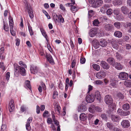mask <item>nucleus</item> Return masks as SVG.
Wrapping results in <instances>:
<instances>
[{"mask_svg":"<svg viewBox=\"0 0 131 131\" xmlns=\"http://www.w3.org/2000/svg\"><path fill=\"white\" fill-rule=\"evenodd\" d=\"M20 73V74L23 75H24L25 74V70L24 68L21 67L19 66V73Z\"/></svg>","mask_w":131,"mask_h":131,"instance_id":"23","label":"nucleus"},{"mask_svg":"<svg viewBox=\"0 0 131 131\" xmlns=\"http://www.w3.org/2000/svg\"><path fill=\"white\" fill-rule=\"evenodd\" d=\"M10 73L9 72H7L6 74V79L7 81H8L10 77Z\"/></svg>","mask_w":131,"mask_h":131,"instance_id":"52","label":"nucleus"},{"mask_svg":"<svg viewBox=\"0 0 131 131\" xmlns=\"http://www.w3.org/2000/svg\"><path fill=\"white\" fill-rule=\"evenodd\" d=\"M95 111L98 112H101L102 111L100 107L98 106L96 107L95 106Z\"/></svg>","mask_w":131,"mask_h":131,"instance_id":"55","label":"nucleus"},{"mask_svg":"<svg viewBox=\"0 0 131 131\" xmlns=\"http://www.w3.org/2000/svg\"><path fill=\"white\" fill-rule=\"evenodd\" d=\"M26 128L27 130H29L30 129V126L29 124L26 123Z\"/></svg>","mask_w":131,"mask_h":131,"instance_id":"60","label":"nucleus"},{"mask_svg":"<svg viewBox=\"0 0 131 131\" xmlns=\"http://www.w3.org/2000/svg\"><path fill=\"white\" fill-rule=\"evenodd\" d=\"M36 110L37 113L38 114L40 112V108L39 106H37Z\"/></svg>","mask_w":131,"mask_h":131,"instance_id":"61","label":"nucleus"},{"mask_svg":"<svg viewBox=\"0 0 131 131\" xmlns=\"http://www.w3.org/2000/svg\"><path fill=\"white\" fill-rule=\"evenodd\" d=\"M10 33L12 35L14 36L15 35V32L13 30V27H10Z\"/></svg>","mask_w":131,"mask_h":131,"instance_id":"44","label":"nucleus"},{"mask_svg":"<svg viewBox=\"0 0 131 131\" xmlns=\"http://www.w3.org/2000/svg\"><path fill=\"white\" fill-rule=\"evenodd\" d=\"M77 8L75 6H73L71 7V9L72 12L74 13L77 11Z\"/></svg>","mask_w":131,"mask_h":131,"instance_id":"47","label":"nucleus"},{"mask_svg":"<svg viewBox=\"0 0 131 131\" xmlns=\"http://www.w3.org/2000/svg\"><path fill=\"white\" fill-rule=\"evenodd\" d=\"M58 95V92L56 91L54 92L53 94V99H54Z\"/></svg>","mask_w":131,"mask_h":131,"instance_id":"56","label":"nucleus"},{"mask_svg":"<svg viewBox=\"0 0 131 131\" xmlns=\"http://www.w3.org/2000/svg\"><path fill=\"white\" fill-rule=\"evenodd\" d=\"M4 28L6 31H9V28L7 24L4 23Z\"/></svg>","mask_w":131,"mask_h":131,"instance_id":"37","label":"nucleus"},{"mask_svg":"<svg viewBox=\"0 0 131 131\" xmlns=\"http://www.w3.org/2000/svg\"><path fill=\"white\" fill-rule=\"evenodd\" d=\"M121 124L122 126L125 128H128L130 126V122L127 120H123L121 122Z\"/></svg>","mask_w":131,"mask_h":131,"instance_id":"3","label":"nucleus"},{"mask_svg":"<svg viewBox=\"0 0 131 131\" xmlns=\"http://www.w3.org/2000/svg\"><path fill=\"white\" fill-rule=\"evenodd\" d=\"M32 117H29L27 120L26 123L30 124V123L32 122Z\"/></svg>","mask_w":131,"mask_h":131,"instance_id":"58","label":"nucleus"},{"mask_svg":"<svg viewBox=\"0 0 131 131\" xmlns=\"http://www.w3.org/2000/svg\"><path fill=\"white\" fill-rule=\"evenodd\" d=\"M128 74L127 73L125 72H122L119 73L118 77L120 79L125 80L128 78Z\"/></svg>","mask_w":131,"mask_h":131,"instance_id":"6","label":"nucleus"},{"mask_svg":"<svg viewBox=\"0 0 131 131\" xmlns=\"http://www.w3.org/2000/svg\"><path fill=\"white\" fill-rule=\"evenodd\" d=\"M105 101L106 104L110 105L113 103V100L111 95H107L105 96Z\"/></svg>","mask_w":131,"mask_h":131,"instance_id":"1","label":"nucleus"},{"mask_svg":"<svg viewBox=\"0 0 131 131\" xmlns=\"http://www.w3.org/2000/svg\"><path fill=\"white\" fill-rule=\"evenodd\" d=\"M112 131H122L120 129L116 127L115 126L114 128L113 129Z\"/></svg>","mask_w":131,"mask_h":131,"instance_id":"64","label":"nucleus"},{"mask_svg":"<svg viewBox=\"0 0 131 131\" xmlns=\"http://www.w3.org/2000/svg\"><path fill=\"white\" fill-rule=\"evenodd\" d=\"M121 9L122 12L125 15L127 14L129 12L128 8L126 6H122Z\"/></svg>","mask_w":131,"mask_h":131,"instance_id":"14","label":"nucleus"},{"mask_svg":"<svg viewBox=\"0 0 131 131\" xmlns=\"http://www.w3.org/2000/svg\"><path fill=\"white\" fill-rule=\"evenodd\" d=\"M14 68L15 69V75L18 76L19 74V66L16 63L14 64Z\"/></svg>","mask_w":131,"mask_h":131,"instance_id":"16","label":"nucleus"},{"mask_svg":"<svg viewBox=\"0 0 131 131\" xmlns=\"http://www.w3.org/2000/svg\"><path fill=\"white\" fill-rule=\"evenodd\" d=\"M111 118L113 122H118L121 119L119 116L114 115H111Z\"/></svg>","mask_w":131,"mask_h":131,"instance_id":"12","label":"nucleus"},{"mask_svg":"<svg viewBox=\"0 0 131 131\" xmlns=\"http://www.w3.org/2000/svg\"><path fill=\"white\" fill-rule=\"evenodd\" d=\"M106 75L105 72L103 71H101L96 74V77L99 79H102L104 78Z\"/></svg>","mask_w":131,"mask_h":131,"instance_id":"2","label":"nucleus"},{"mask_svg":"<svg viewBox=\"0 0 131 131\" xmlns=\"http://www.w3.org/2000/svg\"><path fill=\"white\" fill-rule=\"evenodd\" d=\"M40 30L41 32V33L42 34V35L43 36H45V37H46V36H47L46 34V32L45 30L41 28L40 29Z\"/></svg>","mask_w":131,"mask_h":131,"instance_id":"57","label":"nucleus"},{"mask_svg":"<svg viewBox=\"0 0 131 131\" xmlns=\"http://www.w3.org/2000/svg\"><path fill=\"white\" fill-rule=\"evenodd\" d=\"M22 112H24L26 110V108L24 106H22L20 108Z\"/></svg>","mask_w":131,"mask_h":131,"instance_id":"59","label":"nucleus"},{"mask_svg":"<svg viewBox=\"0 0 131 131\" xmlns=\"http://www.w3.org/2000/svg\"><path fill=\"white\" fill-rule=\"evenodd\" d=\"M113 13L115 15H118L119 13V10L118 9L114 10H113Z\"/></svg>","mask_w":131,"mask_h":131,"instance_id":"51","label":"nucleus"},{"mask_svg":"<svg viewBox=\"0 0 131 131\" xmlns=\"http://www.w3.org/2000/svg\"><path fill=\"white\" fill-rule=\"evenodd\" d=\"M107 60L108 63L113 66V64H114L115 62V60L113 58H109L107 59Z\"/></svg>","mask_w":131,"mask_h":131,"instance_id":"28","label":"nucleus"},{"mask_svg":"<svg viewBox=\"0 0 131 131\" xmlns=\"http://www.w3.org/2000/svg\"><path fill=\"white\" fill-rule=\"evenodd\" d=\"M123 111L122 109L118 108L117 111V112L119 115H121V114H122Z\"/></svg>","mask_w":131,"mask_h":131,"instance_id":"62","label":"nucleus"},{"mask_svg":"<svg viewBox=\"0 0 131 131\" xmlns=\"http://www.w3.org/2000/svg\"><path fill=\"white\" fill-rule=\"evenodd\" d=\"M27 6H26V9L28 10V12L29 16L31 18H32L34 17V14L31 8H30L28 6L27 4Z\"/></svg>","mask_w":131,"mask_h":131,"instance_id":"13","label":"nucleus"},{"mask_svg":"<svg viewBox=\"0 0 131 131\" xmlns=\"http://www.w3.org/2000/svg\"><path fill=\"white\" fill-rule=\"evenodd\" d=\"M100 64L102 67L104 69L107 70L108 69L110 68V65L104 61H102L101 62Z\"/></svg>","mask_w":131,"mask_h":131,"instance_id":"10","label":"nucleus"},{"mask_svg":"<svg viewBox=\"0 0 131 131\" xmlns=\"http://www.w3.org/2000/svg\"><path fill=\"white\" fill-rule=\"evenodd\" d=\"M9 25L10 27L11 28L13 27V18L10 16L9 18Z\"/></svg>","mask_w":131,"mask_h":131,"instance_id":"30","label":"nucleus"},{"mask_svg":"<svg viewBox=\"0 0 131 131\" xmlns=\"http://www.w3.org/2000/svg\"><path fill=\"white\" fill-rule=\"evenodd\" d=\"M114 25L117 28L119 29L120 27V24L118 22H115L114 23Z\"/></svg>","mask_w":131,"mask_h":131,"instance_id":"41","label":"nucleus"},{"mask_svg":"<svg viewBox=\"0 0 131 131\" xmlns=\"http://www.w3.org/2000/svg\"><path fill=\"white\" fill-rule=\"evenodd\" d=\"M99 24V22L97 19L94 20L93 21V24L95 26H97Z\"/></svg>","mask_w":131,"mask_h":131,"instance_id":"39","label":"nucleus"},{"mask_svg":"<svg viewBox=\"0 0 131 131\" xmlns=\"http://www.w3.org/2000/svg\"><path fill=\"white\" fill-rule=\"evenodd\" d=\"M115 96L116 98L118 100H122L124 98L123 95L120 92L117 93L116 94Z\"/></svg>","mask_w":131,"mask_h":131,"instance_id":"17","label":"nucleus"},{"mask_svg":"<svg viewBox=\"0 0 131 131\" xmlns=\"http://www.w3.org/2000/svg\"><path fill=\"white\" fill-rule=\"evenodd\" d=\"M95 98L96 99L98 100L99 101H100V100L101 99V95L100 93L98 91H97L95 92Z\"/></svg>","mask_w":131,"mask_h":131,"instance_id":"24","label":"nucleus"},{"mask_svg":"<svg viewBox=\"0 0 131 131\" xmlns=\"http://www.w3.org/2000/svg\"><path fill=\"white\" fill-rule=\"evenodd\" d=\"M60 106L58 105H56L55 106V110L56 112H58V114L60 113Z\"/></svg>","mask_w":131,"mask_h":131,"instance_id":"42","label":"nucleus"},{"mask_svg":"<svg viewBox=\"0 0 131 131\" xmlns=\"http://www.w3.org/2000/svg\"><path fill=\"white\" fill-rule=\"evenodd\" d=\"M103 2L102 0H96L93 4V7L96 8L102 5Z\"/></svg>","mask_w":131,"mask_h":131,"instance_id":"8","label":"nucleus"},{"mask_svg":"<svg viewBox=\"0 0 131 131\" xmlns=\"http://www.w3.org/2000/svg\"><path fill=\"white\" fill-rule=\"evenodd\" d=\"M112 46L113 48L117 50L118 48V46L117 43H112Z\"/></svg>","mask_w":131,"mask_h":131,"instance_id":"46","label":"nucleus"},{"mask_svg":"<svg viewBox=\"0 0 131 131\" xmlns=\"http://www.w3.org/2000/svg\"><path fill=\"white\" fill-rule=\"evenodd\" d=\"M109 105V108H110L111 110L112 109V110H114L115 109V108L116 107V106L115 104H113V103L111 105Z\"/></svg>","mask_w":131,"mask_h":131,"instance_id":"48","label":"nucleus"},{"mask_svg":"<svg viewBox=\"0 0 131 131\" xmlns=\"http://www.w3.org/2000/svg\"><path fill=\"white\" fill-rule=\"evenodd\" d=\"M80 118L81 121H85L87 119L86 115L84 113H81L80 116Z\"/></svg>","mask_w":131,"mask_h":131,"instance_id":"25","label":"nucleus"},{"mask_svg":"<svg viewBox=\"0 0 131 131\" xmlns=\"http://www.w3.org/2000/svg\"><path fill=\"white\" fill-rule=\"evenodd\" d=\"M6 128V126L5 124H3L1 127V131H4Z\"/></svg>","mask_w":131,"mask_h":131,"instance_id":"49","label":"nucleus"},{"mask_svg":"<svg viewBox=\"0 0 131 131\" xmlns=\"http://www.w3.org/2000/svg\"><path fill=\"white\" fill-rule=\"evenodd\" d=\"M110 6L108 4L104 5L100 9V11L103 13H104L106 12L107 8L110 7Z\"/></svg>","mask_w":131,"mask_h":131,"instance_id":"18","label":"nucleus"},{"mask_svg":"<svg viewBox=\"0 0 131 131\" xmlns=\"http://www.w3.org/2000/svg\"><path fill=\"white\" fill-rule=\"evenodd\" d=\"M38 68L36 66H31L30 70L32 73L35 74L38 72Z\"/></svg>","mask_w":131,"mask_h":131,"instance_id":"19","label":"nucleus"},{"mask_svg":"<svg viewBox=\"0 0 131 131\" xmlns=\"http://www.w3.org/2000/svg\"><path fill=\"white\" fill-rule=\"evenodd\" d=\"M53 121L56 125L58 126L59 125V122L57 120H56L54 116L53 117Z\"/></svg>","mask_w":131,"mask_h":131,"instance_id":"45","label":"nucleus"},{"mask_svg":"<svg viewBox=\"0 0 131 131\" xmlns=\"http://www.w3.org/2000/svg\"><path fill=\"white\" fill-rule=\"evenodd\" d=\"M94 12L93 10H89L88 12V14L89 16H92L94 14Z\"/></svg>","mask_w":131,"mask_h":131,"instance_id":"54","label":"nucleus"},{"mask_svg":"<svg viewBox=\"0 0 131 131\" xmlns=\"http://www.w3.org/2000/svg\"><path fill=\"white\" fill-rule=\"evenodd\" d=\"M86 100L88 103H91L94 101V98L92 95H88L86 97Z\"/></svg>","mask_w":131,"mask_h":131,"instance_id":"9","label":"nucleus"},{"mask_svg":"<svg viewBox=\"0 0 131 131\" xmlns=\"http://www.w3.org/2000/svg\"><path fill=\"white\" fill-rule=\"evenodd\" d=\"M115 36L118 38H121L122 36V33L119 31H117L115 32L114 34Z\"/></svg>","mask_w":131,"mask_h":131,"instance_id":"32","label":"nucleus"},{"mask_svg":"<svg viewBox=\"0 0 131 131\" xmlns=\"http://www.w3.org/2000/svg\"><path fill=\"white\" fill-rule=\"evenodd\" d=\"M85 59L84 58H81L80 59V62L81 63L83 64L85 62Z\"/></svg>","mask_w":131,"mask_h":131,"instance_id":"50","label":"nucleus"},{"mask_svg":"<svg viewBox=\"0 0 131 131\" xmlns=\"http://www.w3.org/2000/svg\"><path fill=\"white\" fill-rule=\"evenodd\" d=\"M113 12V10L112 9L109 8L107 10L106 13L107 15H110L112 14Z\"/></svg>","mask_w":131,"mask_h":131,"instance_id":"40","label":"nucleus"},{"mask_svg":"<svg viewBox=\"0 0 131 131\" xmlns=\"http://www.w3.org/2000/svg\"><path fill=\"white\" fill-rule=\"evenodd\" d=\"M130 108V106L128 103L124 104L122 106V109L124 110L127 111Z\"/></svg>","mask_w":131,"mask_h":131,"instance_id":"27","label":"nucleus"},{"mask_svg":"<svg viewBox=\"0 0 131 131\" xmlns=\"http://www.w3.org/2000/svg\"><path fill=\"white\" fill-rule=\"evenodd\" d=\"M92 67L96 71H99L100 69V67L97 64H93L92 65Z\"/></svg>","mask_w":131,"mask_h":131,"instance_id":"34","label":"nucleus"},{"mask_svg":"<svg viewBox=\"0 0 131 131\" xmlns=\"http://www.w3.org/2000/svg\"><path fill=\"white\" fill-rule=\"evenodd\" d=\"M89 111L92 113H94L95 111V106L92 105L90 106L89 109Z\"/></svg>","mask_w":131,"mask_h":131,"instance_id":"31","label":"nucleus"},{"mask_svg":"<svg viewBox=\"0 0 131 131\" xmlns=\"http://www.w3.org/2000/svg\"><path fill=\"white\" fill-rule=\"evenodd\" d=\"M104 28L106 31H111L114 29V27L111 24H107L104 25Z\"/></svg>","mask_w":131,"mask_h":131,"instance_id":"5","label":"nucleus"},{"mask_svg":"<svg viewBox=\"0 0 131 131\" xmlns=\"http://www.w3.org/2000/svg\"><path fill=\"white\" fill-rule=\"evenodd\" d=\"M59 22H61L63 23L64 21V19L62 17V16L61 15H59Z\"/></svg>","mask_w":131,"mask_h":131,"instance_id":"43","label":"nucleus"},{"mask_svg":"<svg viewBox=\"0 0 131 131\" xmlns=\"http://www.w3.org/2000/svg\"><path fill=\"white\" fill-rule=\"evenodd\" d=\"M92 43L94 47L95 48L97 49L99 47L100 43L98 42L97 40H93L92 41Z\"/></svg>","mask_w":131,"mask_h":131,"instance_id":"21","label":"nucleus"},{"mask_svg":"<svg viewBox=\"0 0 131 131\" xmlns=\"http://www.w3.org/2000/svg\"><path fill=\"white\" fill-rule=\"evenodd\" d=\"M101 117L103 119L105 120H106L107 118L106 115L104 114H102L101 115Z\"/></svg>","mask_w":131,"mask_h":131,"instance_id":"63","label":"nucleus"},{"mask_svg":"<svg viewBox=\"0 0 131 131\" xmlns=\"http://www.w3.org/2000/svg\"><path fill=\"white\" fill-rule=\"evenodd\" d=\"M130 112L129 111H123L121 116H125L129 115L130 114Z\"/></svg>","mask_w":131,"mask_h":131,"instance_id":"33","label":"nucleus"},{"mask_svg":"<svg viewBox=\"0 0 131 131\" xmlns=\"http://www.w3.org/2000/svg\"><path fill=\"white\" fill-rule=\"evenodd\" d=\"M0 68L4 70L5 69V67L4 66V63L3 62L0 63Z\"/></svg>","mask_w":131,"mask_h":131,"instance_id":"53","label":"nucleus"},{"mask_svg":"<svg viewBox=\"0 0 131 131\" xmlns=\"http://www.w3.org/2000/svg\"><path fill=\"white\" fill-rule=\"evenodd\" d=\"M28 28L30 34L31 36H32L34 35V32L33 31L32 28L30 26V25H28Z\"/></svg>","mask_w":131,"mask_h":131,"instance_id":"36","label":"nucleus"},{"mask_svg":"<svg viewBox=\"0 0 131 131\" xmlns=\"http://www.w3.org/2000/svg\"><path fill=\"white\" fill-rule=\"evenodd\" d=\"M113 67L118 70H121L123 68V66L119 63L116 62L113 64Z\"/></svg>","mask_w":131,"mask_h":131,"instance_id":"11","label":"nucleus"},{"mask_svg":"<svg viewBox=\"0 0 131 131\" xmlns=\"http://www.w3.org/2000/svg\"><path fill=\"white\" fill-rule=\"evenodd\" d=\"M25 83L26 86L25 87L26 88H28L29 89H30L31 88L30 81H26Z\"/></svg>","mask_w":131,"mask_h":131,"instance_id":"35","label":"nucleus"},{"mask_svg":"<svg viewBox=\"0 0 131 131\" xmlns=\"http://www.w3.org/2000/svg\"><path fill=\"white\" fill-rule=\"evenodd\" d=\"M124 84L127 87H131V81L130 80L124 81Z\"/></svg>","mask_w":131,"mask_h":131,"instance_id":"26","label":"nucleus"},{"mask_svg":"<svg viewBox=\"0 0 131 131\" xmlns=\"http://www.w3.org/2000/svg\"><path fill=\"white\" fill-rule=\"evenodd\" d=\"M100 45L103 47H105L107 44V42L104 40H101L100 41Z\"/></svg>","mask_w":131,"mask_h":131,"instance_id":"29","label":"nucleus"},{"mask_svg":"<svg viewBox=\"0 0 131 131\" xmlns=\"http://www.w3.org/2000/svg\"><path fill=\"white\" fill-rule=\"evenodd\" d=\"M15 108L14 103L13 100H11L10 101L9 105V110L10 112H12L13 111Z\"/></svg>","mask_w":131,"mask_h":131,"instance_id":"7","label":"nucleus"},{"mask_svg":"<svg viewBox=\"0 0 131 131\" xmlns=\"http://www.w3.org/2000/svg\"><path fill=\"white\" fill-rule=\"evenodd\" d=\"M116 56L117 59L118 60H120L122 58V57L121 54L118 53H116Z\"/></svg>","mask_w":131,"mask_h":131,"instance_id":"38","label":"nucleus"},{"mask_svg":"<svg viewBox=\"0 0 131 131\" xmlns=\"http://www.w3.org/2000/svg\"><path fill=\"white\" fill-rule=\"evenodd\" d=\"M107 127L109 128L110 130L112 131L115 126L112 123L108 122L106 123Z\"/></svg>","mask_w":131,"mask_h":131,"instance_id":"22","label":"nucleus"},{"mask_svg":"<svg viewBox=\"0 0 131 131\" xmlns=\"http://www.w3.org/2000/svg\"><path fill=\"white\" fill-rule=\"evenodd\" d=\"M46 57L47 59L48 60L49 63L52 64H53L54 63V60L52 58L51 56L49 54H48L46 55Z\"/></svg>","mask_w":131,"mask_h":131,"instance_id":"15","label":"nucleus"},{"mask_svg":"<svg viewBox=\"0 0 131 131\" xmlns=\"http://www.w3.org/2000/svg\"><path fill=\"white\" fill-rule=\"evenodd\" d=\"M98 30L97 28H96L91 29L89 33L90 36L91 37L94 36L97 33Z\"/></svg>","mask_w":131,"mask_h":131,"instance_id":"4","label":"nucleus"},{"mask_svg":"<svg viewBox=\"0 0 131 131\" xmlns=\"http://www.w3.org/2000/svg\"><path fill=\"white\" fill-rule=\"evenodd\" d=\"M87 109L86 106L84 105H81L79 106L78 108V110L79 112H84Z\"/></svg>","mask_w":131,"mask_h":131,"instance_id":"20","label":"nucleus"}]
</instances>
